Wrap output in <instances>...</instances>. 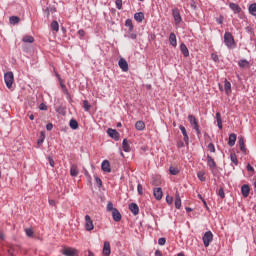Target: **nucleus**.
Wrapping results in <instances>:
<instances>
[{
  "label": "nucleus",
  "mask_w": 256,
  "mask_h": 256,
  "mask_svg": "<svg viewBox=\"0 0 256 256\" xmlns=\"http://www.w3.org/2000/svg\"><path fill=\"white\" fill-rule=\"evenodd\" d=\"M39 109H40V111H47V105L45 103H41L39 105Z\"/></svg>",
  "instance_id": "bf43d9fd"
},
{
  "label": "nucleus",
  "mask_w": 256,
  "mask_h": 256,
  "mask_svg": "<svg viewBox=\"0 0 256 256\" xmlns=\"http://www.w3.org/2000/svg\"><path fill=\"white\" fill-rule=\"evenodd\" d=\"M165 243H167V239L165 237L159 238L158 239V245H165Z\"/></svg>",
  "instance_id": "8fccbe9b"
},
{
  "label": "nucleus",
  "mask_w": 256,
  "mask_h": 256,
  "mask_svg": "<svg viewBox=\"0 0 256 256\" xmlns=\"http://www.w3.org/2000/svg\"><path fill=\"white\" fill-rule=\"evenodd\" d=\"M135 129H137V131H143L145 129V122L141 120L137 121L135 124Z\"/></svg>",
  "instance_id": "bb28decb"
},
{
  "label": "nucleus",
  "mask_w": 256,
  "mask_h": 256,
  "mask_svg": "<svg viewBox=\"0 0 256 256\" xmlns=\"http://www.w3.org/2000/svg\"><path fill=\"white\" fill-rule=\"evenodd\" d=\"M208 151H210V153H215V144L209 143L208 144Z\"/></svg>",
  "instance_id": "09e8293b"
},
{
  "label": "nucleus",
  "mask_w": 256,
  "mask_h": 256,
  "mask_svg": "<svg viewBox=\"0 0 256 256\" xmlns=\"http://www.w3.org/2000/svg\"><path fill=\"white\" fill-rule=\"evenodd\" d=\"M115 5L119 10L123 9V0H116Z\"/></svg>",
  "instance_id": "a18cd8bd"
},
{
  "label": "nucleus",
  "mask_w": 256,
  "mask_h": 256,
  "mask_svg": "<svg viewBox=\"0 0 256 256\" xmlns=\"http://www.w3.org/2000/svg\"><path fill=\"white\" fill-rule=\"evenodd\" d=\"M48 162H49V165L50 167H55V161L53 160V157H48Z\"/></svg>",
  "instance_id": "13d9d810"
},
{
  "label": "nucleus",
  "mask_w": 256,
  "mask_h": 256,
  "mask_svg": "<svg viewBox=\"0 0 256 256\" xmlns=\"http://www.w3.org/2000/svg\"><path fill=\"white\" fill-rule=\"evenodd\" d=\"M155 256H163V253L161 252V250H156Z\"/></svg>",
  "instance_id": "774afa93"
},
{
  "label": "nucleus",
  "mask_w": 256,
  "mask_h": 256,
  "mask_svg": "<svg viewBox=\"0 0 256 256\" xmlns=\"http://www.w3.org/2000/svg\"><path fill=\"white\" fill-rule=\"evenodd\" d=\"M101 169L105 173H111V164L109 163V160H103L101 164Z\"/></svg>",
  "instance_id": "ddd939ff"
},
{
  "label": "nucleus",
  "mask_w": 256,
  "mask_h": 256,
  "mask_svg": "<svg viewBox=\"0 0 256 256\" xmlns=\"http://www.w3.org/2000/svg\"><path fill=\"white\" fill-rule=\"evenodd\" d=\"M84 175H85V177H87L89 183H91V175L89 174V171L85 170Z\"/></svg>",
  "instance_id": "680f3d73"
},
{
  "label": "nucleus",
  "mask_w": 256,
  "mask_h": 256,
  "mask_svg": "<svg viewBox=\"0 0 256 256\" xmlns=\"http://www.w3.org/2000/svg\"><path fill=\"white\" fill-rule=\"evenodd\" d=\"M190 6H191V9H193L194 11L197 10V3H195V1H192Z\"/></svg>",
  "instance_id": "69168bd1"
},
{
  "label": "nucleus",
  "mask_w": 256,
  "mask_h": 256,
  "mask_svg": "<svg viewBox=\"0 0 256 256\" xmlns=\"http://www.w3.org/2000/svg\"><path fill=\"white\" fill-rule=\"evenodd\" d=\"M180 51L184 57H189V49L185 43L180 44Z\"/></svg>",
  "instance_id": "4be33fe9"
},
{
  "label": "nucleus",
  "mask_w": 256,
  "mask_h": 256,
  "mask_svg": "<svg viewBox=\"0 0 256 256\" xmlns=\"http://www.w3.org/2000/svg\"><path fill=\"white\" fill-rule=\"evenodd\" d=\"M236 142H237V134L235 133L230 134L228 138L229 147H234Z\"/></svg>",
  "instance_id": "f3484780"
},
{
  "label": "nucleus",
  "mask_w": 256,
  "mask_h": 256,
  "mask_svg": "<svg viewBox=\"0 0 256 256\" xmlns=\"http://www.w3.org/2000/svg\"><path fill=\"white\" fill-rule=\"evenodd\" d=\"M129 210L131 211V213H133V215H139V206L137 205V203H130Z\"/></svg>",
  "instance_id": "6ab92c4d"
},
{
  "label": "nucleus",
  "mask_w": 256,
  "mask_h": 256,
  "mask_svg": "<svg viewBox=\"0 0 256 256\" xmlns=\"http://www.w3.org/2000/svg\"><path fill=\"white\" fill-rule=\"evenodd\" d=\"M137 192H138V195H142L143 194V185H141V184L137 185Z\"/></svg>",
  "instance_id": "864d4df0"
},
{
  "label": "nucleus",
  "mask_w": 256,
  "mask_h": 256,
  "mask_svg": "<svg viewBox=\"0 0 256 256\" xmlns=\"http://www.w3.org/2000/svg\"><path fill=\"white\" fill-rule=\"evenodd\" d=\"M248 11L250 15H253V17H256V3H252L248 7Z\"/></svg>",
  "instance_id": "c85d7f7f"
},
{
  "label": "nucleus",
  "mask_w": 256,
  "mask_h": 256,
  "mask_svg": "<svg viewBox=\"0 0 256 256\" xmlns=\"http://www.w3.org/2000/svg\"><path fill=\"white\" fill-rule=\"evenodd\" d=\"M224 89H225L226 95H229V93H231V82L225 80Z\"/></svg>",
  "instance_id": "473e14b6"
},
{
  "label": "nucleus",
  "mask_w": 256,
  "mask_h": 256,
  "mask_svg": "<svg viewBox=\"0 0 256 256\" xmlns=\"http://www.w3.org/2000/svg\"><path fill=\"white\" fill-rule=\"evenodd\" d=\"M70 175L71 177H77V175H79V170H77V166L76 165H72L70 168Z\"/></svg>",
  "instance_id": "7c9ffc66"
},
{
  "label": "nucleus",
  "mask_w": 256,
  "mask_h": 256,
  "mask_svg": "<svg viewBox=\"0 0 256 256\" xmlns=\"http://www.w3.org/2000/svg\"><path fill=\"white\" fill-rule=\"evenodd\" d=\"M134 19H135V21H137V23H143V21L145 20V13L136 12L134 14Z\"/></svg>",
  "instance_id": "dca6fc26"
},
{
  "label": "nucleus",
  "mask_w": 256,
  "mask_h": 256,
  "mask_svg": "<svg viewBox=\"0 0 256 256\" xmlns=\"http://www.w3.org/2000/svg\"><path fill=\"white\" fill-rule=\"evenodd\" d=\"M44 141H45V134L43 132H41V137H40V139H38L37 145L38 146L43 145Z\"/></svg>",
  "instance_id": "a19ab883"
},
{
  "label": "nucleus",
  "mask_w": 256,
  "mask_h": 256,
  "mask_svg": "<svg viewBox=\"0 0 256 256\" xmlns=\"http://www.w3.org/2000/svg\"><path fill=\"white\" fill-rule=\"evenodd\" d=\"M172 16L174 17L175 25H179L181 23L182 18H181V12L179 11L178 8H174L172 10Z\"/></svg>",
  "instance_id": "1a4fd4ad"
},
{
  "label": "nucleus",
  "mask_w": 256,
  "mask_h": 256,
  "mask_svg": "<svg viewBox=\"0 0 256 256\" xmlns=\"http://www.w3.org/2000/svg\"><path fill=\"white\" fill-rule=\"evenodd\" d=\"M118 66L124 72L129 71V63H127V60H125V58H120L119 59Z\"/></svg>",
  "instance_id": "9d476101"
},
{
  "label": "nucleus",
  "mask_w": 256,
  "mask_h": 256,
  "mask_svg": "<svg viewBox=\"0 0 256 256\" xmlns=\"http://www.w3.org/2000/svg\"><path fill=\"white\" fill-rule=\"evenodd\" d=\"M46 129H47V131H53V124L52 123H48L46 125Z\"/></svg>",
  "instance_id": "0e129e2a"
},
{
  "label": "nucleus",
  "mask_w": 256,
  "mask_h": 256,
  "mask_svg": "<svg viewBox=\"0 0 256 256\" xmlns=\"http://www.w3.org/2000/svg\"><path fill=\"white\" fill-rule=\"evenodd\" d=\"M102 253L105 256L111 255V243H109V241L104 242Z\"/></svg>",
  "instance_id": "f8f14e48"
},
{
  "label": "nucleus",
  "mask_w": 256,
  "mask_h": 256,
  "mask_svg": "<svg viewBox=\"0 0 256 256\" xmlns=\"http://www.w3.org/2000/svg\"><path fill=\"white\" fill-rule=\"evenodd\" d=\"M66 109L67 107L60 105L58 107L55 108L56 113H58L59 115H66Z\"/></svg>",
  "instance_id": "a878e982"
},
{
  "label": "nucleus",
  "mask_w": 256,
  "mask_h": 256,
  "mask_svg": "<svg viewBox=\"0 0 256 256\" xmlns=\"http://www.w3.org/2000/svg\"><path fill=\"white\" fill-rule=\"evenodd\" d=\"M25 233H26L27 237H31L33 235V229L27 228L25 230Z\"/></svg>",
  "instance_id": "5fc2aeb1"
},
{
  "label": "nucleus",
  "mask_w": 256,
  "mask_h": 256,
  "mask_svg": "<svg viewBox=\"0 0 256 256\" xmlns=\"http://www.w3.org/2000/svg\"><path fill=\"white\" fill-rule=\"evenodd\" d=\"M250 191H251V188L249 187V184L242 185L241 187L242 197H249Z\"/></svg>",
  "instance_id": "2eb2a0df"
},
{
  "label": "nucleus",
  "mask_w": 256,
  "mask_h": 256,
  "mask_svg": "<svg viewBox=\"0 0 256 256\" xmlns=\"http://www.w3.org/2000/svg\"><path fill=\"white\" fill-rule=\"evenodd\" d=\"M169 43L172 47H177V36L173 32L169 35Z\"/></svg>",
  "instance_id": "412c9836"
},
{
  "label": "nucleus",
  "mask_w": 256,
  "mask_h": 256,
  "mask_svg": "<svg viewBox=\"0 0 256 256\" xmlns=\"http://www.w3.org/2000/svg\"><path fill=\"white\" fill-rule=\"evenodd\" d=\"M211 57H212L213 61H215V63H217L219 61V56H217V54L213 53V54H211Z\"/></svg>",
  "instance_id": "052dcab7"
},
{
  "label": "nucleus",
  "mask_w": 256,
  "mask_h": 256,
  "mask_svg": "<svg viewBox=\"0 0 256 256\" xmlns=\"http://www.w3.org/2000/svg\"><path fill=\"white\" fill-rule=\"evenodd\" d=\"M107 135L111 137V139H114V141H119L121 134H119L115 129L108 128L107 129Z\"/></svg>",
  "instance_id": "6e6552de"
},
{
  "label": "nucleus",
  "mask_w": 256,
  "mask_h": 256,
  "mask_svg": "<svg viewBox=\"0 0 256 256\" xmlns=\"http://www.w3.org/2000/svg\"><path fill=\"white\" fill-rule=\"evenodd\" d=\"M183 139H184L185 144H186V145H189V135H187V134L184 135V136H183Z\"/></svg>",
  "instance_id": "e2e57ef3"
},
{
  "label": "nucleus",
  "mask_w": 256,
  "mask_h": 256,
  "mask_svg": "<svg viewBox=\"0 0 256 256\" xmlns=\"http://www.w3.org/2000/svg\"><path fill=\"white\" fill-rule=\"evenodd\" d=\"M115 209H117V208H114V207H113V202H108V203H107L106 210H107L108 212H111V211L114 212Z\"/></svg>",
  "instance_id": "ea45409f"
},
{
  "label": "nucleus",
  "mask_w": 256,
  "mask_h": 256,
  "mask_svg": "<svg viewBox=\"0 0 256 256\" xmlns=\"http://www.w3.org/2000/svg\"><path fill=\"white\" fill-rule=\"evenodd\" d=\"M197 177L200 181H206L205 172H198Z\"/></svg>",
  "instance_id": "79ce46f5"
},
{
  "label": "nucleus",
  "mask_w": 256,
  "mask_h": 256,
  "mask_svg": "<svg viewBox=\"0 0 256 256\" xmlns=\"http://www.w3.org/2000/svg\"><path fill=\"white\" fill-rule=\"evenodd\" d=\"M85 229L86 231H93V229H95V226L93 225V220L89 215L85 216Z\"/></svg>",
  "instance_id": "0eeeda50"
},
{
  "label": "nucleus",
  "mask_w": 256,
  "mask_h": 256,
  "mask_svg": "<svg viewBox=\"0 0 256 256\" xmlns=\"http://www.w3.org/2000/svg\"><path fill=\"white\" fill-rule=\"evenodd\" d=\"M77 33H78L80 39H83V37H85V30L80 29V30H78Z\"/></svg>",
  "instance_id": "6e6d98bb"
},
{
  "label": "nucleus",
  "mask_w": 256,
  "mask_h": 256,
  "mask_svg": "<svg viewBox=\"0 0 256 256\" xmlns=\"http://www.w3.org/2000/svg\"><path fill=\"white\" fill-rule=\"evenodd\" d=\"M4 81H5L6 87L8 89H11V87H13V81H15V77L13 76V72H6L4 74Z\"/></svg>",
  "instance_id": "20e7f679"
},
{
  "label": "nucleus",
  "mask_w": 256,
  "mask_h": 256,
  "mask_svg": "<svg viewBox=\"0 0 256 256\" xmlns=\"http://www.w3.org/2000/svg\"><path fill=\"white\" fill-rule=\"evenodd\" d=\"M19 21H21V18H19L18 16H11L9 18V22L11 25H17V23H19Z\"/></svg>",
  "instance_id": "72a5a7b5"
},
{
  "label": "nucleus",
  "mask_w": 256,
  "mask_h": 256,
  "mask_svg": "<svg viewBox=\"0 0 256 256\" xmlns=\"http://www.w3.org/2000/svg\"><path fill=\"white\" fill-rule=\"evenodd\" d=\"M65 256H79V250L68 247L62 251Z\"/></svg>",
  "instance_id": "423d86ee"
},
{
  "label": "nucleus",
  "mask_w": 256,
  "mask_h": 256,
  "mask_svg": "<svg viewBox=\"0 0 256 256\" xmlns=\"http://www.w3.org/2000/svg\"><path fill=\"white\" fill-rule=\"evenodd\" d=\"M94 179L98 187H103V181H101V178H99V176H94Z\"/></svg>",
  "instance_id": "49530a36"
},
{
  "label": "nucleus",
  "mask_w": 256,
  "mask_h": 256,
  "mask_svg": "<svg viewBox=\"0 0 256 256\" xmlns=\"http://www.w3.org/2000/svg\"><path fill=\"white\" fill-rule=\"evenodd\" d=\"M125 27H128V32L129 33H133V29H135V27L133 26V20L131 19H126L125 21Z\"/></svg>",
  "instance_id": "5701e85b"
},
{
  "label": "nucleus",
  "mask_w": 256,
  "mask_h": 256,
  "mask_svg": "<svg viewBox=\"0 0 256 256\" xmlns=\"http://www.w3.org/2000/svg\"><path fill=\"white\" fill-rule=\"evenodd\" d=\"M202 241L204 243V247H209V245L213 242V232H205L204 236L202 237Z\"/></svg>",
  "instance_id": "39448f33"
},
{
  "label": "nucleus",
  "mask_w": 256,
  "mask_h": 256,
  "mask_svg": "<svg viewBox=\"0 0 256 256\" xmlns=\"http://www.w3.org/2000/svg\"><path fill=\"white\" fill-rule=\"evenodd\" d=\"M238 65L242 69H245V67H249V62L247 61V59H242L238 62Z\"/></svg>",
  "instance_id": "c9c22d12"
},
{
  "label": "nucleus",
  "mask_w": 256,
  "mask_h": 256,
  "mask_svg": "<svg viewBox=\"0 0 256 256\" xmlns=\"http://www.w3.org/2000/svg\"><path fill=\"white\" fill-rule=\"evenodd\" d=\"M223 21H225V17H223V15H220L218 18H216L218 25H223Z\"/></svg>",
  "instance_id": "de8ad7c7"
},
{
  "label": "nucleus",
  "mask_w": 256,
  "mask_h": 256,
  "mask_svg": "<svg viewBox=\"0 0 256 256\" xmlns=\"http://www.w3.org/2000/svg\"><path fill=\"white\" fill-rule=\"evenodd\" d=\"M153 195L157 201H161L163 199V189L161 187L154 188Z\"/></svg>",
  "instance_id": "9b49d317"
},
{
  "label": "nucleus",
  "mask_w": 256,
  "mask_h": 256,
  "mask_svg": "<svg viewBox=\"0 0 256 256\" xmlns=\"http://www.w3.org/2000/svg\"><path fill=\"white\" fill-rule=\"evenodd\" d=\"M217 195H219V197H220L221 199H225V190H224L223 188H220V189L218 190Z\"/></svg>",
  "instance_id": "c03bdc74"
},
{
  "label": "nucleus",
  "mask_w": 256,
  "mask_h": 256,
  "mask_svg": "<svg viewBox=\"0 0 256 256\" xmlns=\"http://www.w3.org/2000/svg\"><path fill=\"white\" fill-rule=\"evenodd\" d=\"M23 43H35V38L30 35H26L22 38Z\"/></svg>",
  "instance_id": "2f4dec72"
},
{
  "label": "nucleus",
  "mask_w": 256,
  "mask_h": 256,
  "mask_svg": "<svg viewBox=\"0 0 256 256\" xmlns=\"http://www.w3.org/2000/svg\"><path fill=\"white\" fill-rule=\"evenodd\" d=\"M112 219L116 223H119V221H121L122 219L121 212H119L117 209H114V211L112 212Z\"/></svg>",
  "instance_id": "a211bd4d"
},
{
  "label": "nucleus",
  "mask_w": 256,
  "mask_h": 256,
  "mask_svg": "<svg viewBox=\"0 0 256 256\" xmlns=\"http://www.w3.org/2000/svg\"><path fill=\"white\" fill-rule=\"evenodd\" d=\"M188 121L196 132L197 137H201V129H199V122H197V118H195L193 114H190L188 115Z\"/></svg>",
  "instance_id": "f257e3e1"
},
{
  "label": "nucleus",
  "mask_w": 256,
  "mask_h": 256,
  "mask_svg": "<svg viewBox=\"0 0 256 256\" xmlns=\"http://www.w3.org/2000/svg\"><path fill=\"white\" fill-rule=\"evenodd\" d=\"M69 126L71 129H73L74 131L79 129V122H77V120L75 119H71L69 122Z\"/></svg>",
  "instance_id": "cd10ccee"
},
{
  "label": "nucleus",
  "mask_w": 256,
  "mask_h": 256,
  "mask_svg": "<svg viewBox=\"0 0 256 256\" xmlns=\"http://www.w3.org/2000/svg\"><path fill=\"white\" fill-rule=\"evenodd\" d=\"M122 149L125 153H129V151H131V146H129V142L127 141V139L123 140Z\"/></svg>",
  "instance_id": "393cba45"
},
{
  "label": "nucleus",
  "mask_w": 256,
  "mask_h": 256,
  "mask_svg": "<svg viewBox=\"0 0 256 256\" xmlns=\"http://www.w3.org/2000/svg\"><path fill=\"white\" fill-rule=\"evenodd\" d=\"M179 129H180V131H181V133H182L183 136H184V135H187V129H185V126L180 125V126H179Z\"/></svg>",
  "instance_id": "4d7b16f0"
},
{
  "label": "nucleus",
  "mask_w": 256,
  "mask_h": 256,
  "mask_svg": "<svg viewBox=\"0 0 256 256\" xmlns=\"http://www.w3.org/2000/svg\"><path fill=\"white\" fill-rule=\"evenodd\" d=\"M207 165L212 175L215 177V175H217V163L215 162V159L211 157V155H207Z\"/></svg>",
  "instance_id": "7ed1b4c3"
},
{
  "label": "nucleus",
  "mask_w": 256,
  "mask_h": 256,
  "mask_svg": "<svg viewBox=\"0 0 256 256\" xmlns=\"http://www.w3.org/2000/svg\"><path fill=\"white\" fill-rule=\"evenodd\" d=\"M216 121L219 129H223V120L221 119V113H216Z\"/></svg>",
  "instance_id": "c756f323"
},
{
  "label": "nucleus",
  "mask_w": 256,
  "mask_h": 256,
  "mask_svg": "<svg viewBox=\"0 0 256 256\" xmlns=\"http://www.w3.org/2000/svg\"><path fill=\"white\" fill-rule=\"evenodd\" d=\"M238 144L240 147V151H242V153H244V155H247V148L245 147V138L243 136H241L239 138Z\"/></svg>",
  "instance_id": "4468645a"
},
{
  "label": "nucleus",
  "mask_w": 256,
  "mask_h": 256,
  "mask_svg": "<svg viewBox=\"0 0 256 256\" xmlns=\"http://www.w3.org/2000/svg\"><path fill=\"white\" fill-rule=\"evenodd\" d=\"M166 203H168V205H172L173 204V196H166Z\"/></svg>",
  "instance_id": "603ef678"
},
{
  "label": "nucleus",
  "mask_w": 256,
  "mask_h": 256,
  "mask_svg": "<svg viewBox=\"0 0 256 256\" xmlns=\"http://www.w3.org/2000/svg\"><path fill=\"white\" fill-rule=\"evenodd\" d=\"M169 173L170 175H179V168H175L173 166L169 167Z\"/></svg>",
  "instance_id": "4c0bfd02"
},
{
  "label": "nucleus",
  "mask_w": 256,
  "mask_h": 256,
  "mask_svg": "<svg viewBox=\"0 0 256 256\" xmlns=\"http://www.w3.org/2000/svg\"><path fill=\"white\" fill-rule=\"evenodd\" d=\"M83 108L85 111H91V106L89 105V101L87 100L83 101Z\"/></svg>",
  "instance_id": "58836bf2"
},
{
  "label": "nucleus",
  "mask_w": 256,
  "mask_h": 256,
  "mask_svg": "<svg viewBox=\"0 0 256 256\" xmlns=\"http://www.w3.org/2000/svg\"><path fill=\"white\" fill-rule=\"evenodd\" d=\"M51 29H52V31H55L56 33L59 31V22H57V20L52 21Z\"/></svg>",
  "instance_id": "f704fd0d"
},
{
  "label": "nucleus",
  "mask_w": 256,
  "mask_h": 256,
  "mask_svg": "<svg viewBox=\"0 0 256 256\" xmlns=\"http://www.w3.org/2000/svg\"><path fill=\"white\" fill-rule=\"evenodd\" d=\"M224 43L228 49L235 48V38L231 32H225L224 34Z\"/></svg>",
  "instance_id": "f03ea898"
},
{
  "label": "nucleus",
  "mask_w": 256,
  "mask_h": 256,
  "mask_svg": "<svg viewBox=\"0 0 256 256\" xmlns=\"http://www.w3.org/2000/svg\"><path fill=\"white\" fill-rule=\"evenodd\" d=\"M229 7L233 11V13H235V14L241 13V6H239V4H235V3L231 2L229 4Z\"/></svg>",
  "instance_id": "aec40b11"
},
{
  "label": "nucleus",
  "mask_w": 256,
  "mask_h": 256,
  "mask_svg": "<svg viewBox=\"0 0 256 256\" xmlns=\"http://www.w3.org/2000/svg\"><path fill=\"white\" fill-rule=\"evenodd\" d=\"M230 160L234 163V165H239V160L237 159V154L231 153L230 154Z\"/></svg>",
  "instance_id": "e433bc0d"
},
{
  "label": "nucleus",
  "mask_w": 256,
  "mask_h": 256,
  "mask_svg": "<svg viewBox=\"0 0 256 256\" xmlns=\"http://www.w3.org/2000/svg\"><path fill=\"white\" fill-rule=\"evenodd\" d=\"M177 147H178V149H181V148L185 147V143H183V141H179L177 143Z\"/></svg>",
  "instance_id": "338daca9"
},
{
  "label": "nucleus",
  "mask_w": 256,
  "mask_h": 256,
  "mask_svg": "<svg viewBox=\"0 0 256 256\" xmlns=\"http://www.w3.org/2000/svg\"><path fill=\"white\" fill-rule=\"evenodd\" d=\"M127 37L128 39H132L133 41H135V39H137V33L128 32Z\"/></svg>",
  "instance_id": "37998d69"
},
{
  "label": "nucleus",
  "mask_w": 256,
  "mask_h": 256,
  "mask_svg": "<svg viewBox=\"0 0 256 256\" xmlns=\"http://www.w3.org/2000/svg\"><path fill=\"white\" fill-rule=\"evenodd\" d=\"M174 205L177 209H181V196L179 195V192H176L175 194V202Z\"/></svg>",
  "instance_id": "b1692460"
},
{
  "label": "nucleus",
  "mask_w": 256,
  "mask_h": 256,
  "mask_svg": "<svg viewBox=\"0 0 256 256\" xmlns=\"http://www.w3.org/2000/svg\"><path fill=\"white\" fill-rule=\"evenodd\" d=\"M246 169L250 173H255V168H253L250 163L247 164Z\"/></svg>",
  "instance_id": "3c124183"
}]
</instances>
